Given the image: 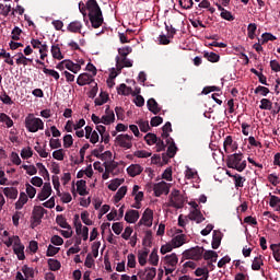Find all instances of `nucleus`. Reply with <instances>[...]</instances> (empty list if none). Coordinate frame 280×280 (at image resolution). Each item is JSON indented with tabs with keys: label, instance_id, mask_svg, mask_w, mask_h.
Masks as SVG:
<instances>
[{
	"label": "nucleus",
	"instance_id": "f257e3e1",
	"mask_svg": "<svg viewBox=\"0 0 280 280\" xmlns=\"http://www.w3.org/2000/svg\"><path fill=\"white\" fill-rule=\"evenodd\" d=\"M226 166L230 170H236V172H244L246 170V160L242 152L228 155Z\"/></svg>",
	"mask_w": 280,
	"mask_h": 280
},
{
	"label": "nucleus",
	"instance_id": "f03ea898",
	"mask_svg": "<svg viewBox=\"0 0 280 280\" xmlns=\"http://www.w3.org/2000/svg\"><path fill=\"white\" fill-rule=\"evenodd\" d=\"M25 128L28 132H38L45 128V122L43 119L34 117V115H28L25 118Z\"/></svg>",
	"mask_w": 280,
	"mask_h": 280
},
{
	"label": "nucleus",
	"instance_id": "7ed1b4c3",
	"mask_svg": "<svg viewBox=\"0 0 280 280\" xmlns=\"http://www.w3.org/2000/svg\"><path fill=\"white\" fill-rule=\"evenodd\" d=\"M45 213H47V210L43 206H35L31 217V228L36 229V226H39L43 223Z\"/></svg>",
	"mask_w": 280,
	"mask_h": 280
},
{
	"label": "nucleus",
	"instance_id": "20e7f679",
	"mask_svg": "<svg viewBox=\"0 0 280 280\" xmlns=\"http://www.w3.org/2000/svg\"><path fill=\"white\" fill-rule=\"evenodd\" d=\"M168 207H174V209H183L185 207V196L180 195V190L174 189L171 192Z\"/></svg>",
	"mask_w": 280,
	"mask_h": 280
},
{
	"label": "nucleus",
	"instance_id": "39448f33",
	"mask_svg": "<svg viewBox=\"0 0 280 280\" xmlns=\"http://www.w3.org/2000/svg\"><path fill=\"white\" fill-rule=\"evenodd\" d=\"M203 253H205V248L196 246L190 249H186L183 253V258L192 259L194 261H200V259H202Z\"/></svg>",
	"mask_w": 280,
	"mask_h": 280
},
{
	"label": "nucleus",
	"instance_id": "423d86ee",
	"mask_svg": "<svg viewBox=\"0 0 280 280\" xmlns=\"http://www.w3.org/2000/svg\"><path fill=\"white\" fill-rule=\"evenodd\" d=\"M14 244H13V252L16 255L20 261L25 259V245L21 244V238L19 236H13Z\"/></svg>",
	"mask_w": 280,
	"mask_h": 280
},
{
	"label": "nucleus",
	"instance_id": "0eeeda50",
	"mask_svg": "<svg viewBox=\"0 0 280 280\" xmlns=\"http://www.w3.org/2000/svg\"><path fill=\"white\" fill-rule=\"evenodd\" d=\"M116 143L120 147V148H125V150H130V148H132V135H118L116 137Z\"/></svg>",
	"mask_w": 280,
	"mask_h": 280
},
{
	"label": "nucleus",
	"instance_id": "6e6552de",
	"mask_svg": "<svg viewBox=\"0 0 280 280\" xmlns=\"http://www.w3.org/2000/svg\"><path fill=\"white\" fill-rule=\"evenodd\" d=\"M153 191H154V196L156 198H161V196H163V194L165 196H167V194H170V186L165 182H160L158 184H154Z\"/></svg>",
	"mask_w": 280,
	"mask_h": 280
},
{
	"label": "nucleus",
	"instance_id": "1a4fd4ad",
	"mask_svg": "<svg viewBox=\"0 0 280 280\" xmlns=\"http://www.w3.org/2000/svg\"><path fill=\"white\" fill-rule=\"evenodd\" d=\"M154 220V211L152 209L147 208L142 214V218L139 221V225L143 224L144 226H152V221Z\"/></svg>",
	"mask_w": 280,
	"mask_h": 280
},
{
	"label": "nucleus",
	"instance_id": "9d476101",
	"mask_svg": "<svg viewBox=\"0 0 280 280\" xmlns=\"http://www.w3.org/2000/svg\"><path fill=\"white\" fill-rule=\"evenodd\" d=\"M77 84L79 86H86V84H95V79L93 78L92 74L83 72V73L79 74V77L77 79Z\"/></svg>",
	"mask_w": 280,
	"mask_h": 280
},
{
	"label": "nucleus",
	"instance_id": "9b49d317",
	"mask_svg": "<svg viewBox=\"0 0 280 280\" xmlns=\"http://www.w3.org/2000/svg\"><path fill=\"white\" fill-rule=\"evenodd\" d=\"M88 16H89L91 25H92V27H94V30L102 27V24L104 23V15H102V12L88 14Z\"/></svg>",
	"mask_w": 280,
	"mask_h": 280
},
{
	"label": "nucleus",
	"instance_id": "f8f14e48",
	"mask_svg": "<svg viewBox=\"0 0 280 280\" xmlns=\"http://www.w3.org/2000/svg\"><path fill=\"white\" fill-rule=\"evenodd\" d=\"M101 119H102V124H104L105 126H110V124L115 122V112L110 109L109 105H107L105 109V115L102 116Z\"/></svg>",
	"mask_w": 280,
	"mask_h": 280
},
{
	"label": "nucleus",
	"instance_id": "ddd939ff",
	"mask_svg": "<svg viewBox=\"0 0 280 280\" xmlns=\"http://www.w3.org/2000/svg\"><path fill=\"white\" fill-rule=\"evenodd\" d=\"M138 277L140 279H149V280H154V278L156 277V268L154 267H148L144 269V271L140 270L138 272Z\"/></svg>",
	"mask_w": 280,
	"mask_h": 280
},
{
	"label": "nucleus",
	"instance_id": "4468645a",
	"mask_svg": "<svg viewBox=\"0 0 280 280\" xmlns=\"http://www.w3.org/2000/svg\"><path fill=\"white\" fill-rule=\"evenodd\" d=\"M51 196V184L50 183H45L42 191L37 195L38 200L44 201L47 200Z\"/></svg>",
	"mask_w": 280,
	"mask_h": 280
},
{
	"label": "nucleus",
	"instance_id": "2eb2a0df",
	"mask_svg": "<svg viewBox=\"0 0 280 280\" xmlns=\"http://www.w3.org/2000/svg\"><path fill=\"white\" fill-rule=\"evenodd\" d=\"M188 219L191 220V222H196L197 224H201V222H205V215H202L200 209L190 211V213L188 214Z\"/></svg>",
	"mask_w": 280,
	"mask_h": 280
},
{
	"label": "nucleus",
	"instance_id": "dca6fc26",
	"mask_svg": "<svg viewBox=\"0 0 280 280\" xmlns=\"http://www.w3.org/2000/svg\"><path fill=\"white\" fill-rule=\"evenodd\" d=\"M86 10L89 14H101L102 12L100 4H97V0H88Z\"/></svg>",
	"mask_w": 280,
	"mask_h": 280
},
{
	"label": "nucleus",
	"instance_id": "f3484780",
	"mask_svg": "<svg viewBox=\"0 0 280 280\" xmlns=\"http://www.w3.org/2000/svg\"><path fill=\"white\" fill-rule=\"evenodd\" d=\"M140 218L139 211L137 210H129L125 214V220L128 222V224H135Z\"/></svg>",
	"mask_w": 280,
	"mask_h": 280
},
{
	"label": "nucleus",
	"instance_id": "a211bd4d",
	"mask_svg": "<svg viewBox=\"0 0 280 280\" xmlns=\"http://www.w3.org/2000/svg\"><path fill=\"white\" fill-rule=\"evenodd\" d=\"M222 244V232L214 230L212 235V248L213 250H218L220 245Z\"/></svg>",
	"mask_w": 280,
	"mask_h": 280
},
{
	"label": "nucleus",
	"instance_id": "6ab92c4d",
	"mask_svg": "<svg viewBox=\"0 0 280 280\" xmlns=\"http://www.w3.org/2000/svg\"><path fill=\"white\" fill-rule=\"evenodd\" d=\"M147 106L150 113H153V115H159V113H161V107L159 106V103L154 98H149L147 102Z\"/></svg>",
	"mask_w": 280,
	"mask_h": 280
},
{
	"label": "nucleus",
	"instance_id": "aec40b11",
	"mask_svg": "<svg viewBox=\"0 0 280 280\" xmlns=\"http://www.w3.org/2000/svg\"><path fill=\"white\" fill-rule=\"evenodd\" d=\"M141 172H143V167L139 164H131L127 168V173L129 174V176H131V178H135V176H139Z\"/></svg>",
	"mask_w": 280,
	"mask_h": 280
},
{
	"label": "nucleus",
	"instance_id": "412c9836",
	"mask_svg": "<svg viewBox=\"0 0 280 280\" xmlns=\"http://www.w3.org/2000/svg\"><path fill=\"white\" fill-rule=\"evenodd\" d=\"M68 32L72 34H81L82 32V22L73 21L67 26Z\"/></svg>",
	"mask_w": 280,
	"mask_h": 280
},
{
	"label": "nucleus",
	"instance_id": "4be33fe9",
	"mask_svg": "<svg viewBox=\"0 0 280 280\" xmlns=\"http://www.w3.org/2000/svg\"><path fill=\"white\" fill-rule=\"evenodd\" d=\"M185 240H187V236L185 234H179L172 238L171 244L173 248H180V246L185 244Z\"/></svg>",
	"mask_w": 280,
	"mask_h": 280
},
{
	"label": "nucleus",
	"instance_id": "5701e85b",
	"mask_svg": "<svg viewBox=\"0 0 280 280\" xmlns=\"http://www.w3.org/2000/svg\"><path fill=\"white\" fill-rule=\"evenodd\" d=\"M3 194L4 196H7V198H10L11 200H16V198L19 197V189H16L15 187H5L3 189Z\"/></svg>",
	"mask_w": 280,
	"mask_h": 280
},
{
	"label": "nucleus",
	"instance_id": "b1692460",
	"mask_svg": "<svg viewBox=\"0 0 280 280\" xmlns=\"http://www.w3.org/2000/svg\"><path fill=\"white\" fill-rule=\"evenodd\" d=\"M77 191L79 196H89V192L86 191V180L81 179L77 182Z\"/></svg>",
	"mask_w": 280,
	"mask_h": 280
},
{
	"label": "nucleus",
	"instance_id": "393cba45",
	"mask_svg": "<svg viewBox=\"0 0 280 280\" xmlns=\"http://www.w3.org/2000/svg\"><path fill=\"white\" fill-rule=\"evenodd\" d=\"M56 222L61 229H67L68 231H71V225L67 222L65 215L58 214L56 217Z\"/></svg>",
	"mask_w": 280,
	"mask_h": 280
},
{
	"label": "nucleus",
	"instance_id": "a878e982",
	"mask_svg": "<svg viewBox=\"0 0 280 280\" xmlns=\"http://www.w3.org/2000/svg\"><path fill=\"white\" fill-rule=\"evenodd\" d=\"M126 194H128V187L127 186L120 187L117 190L116 195L114 196L115 205H117V202H119L126 196Z\"/></svg>",
	"mask_w": 280,
	"mask_h": 280
},
{
	"label": "nucleus",
	"instance_id": "bb28decb",
	"mask_svg": "<svg viewBox=\"0 0 280 280\" xmlns=\"http://www.w3.org/2000/svg\"><path fill=\"white\" fill-rule=\"evenodd\" d=\"M66 69H68V71H71L72 73H78L82 69V66H80L79 63H74L71 60H66Z\"/></svg>",
	"mask_w": 280,
	"mask_h": 280
},
{
	"label": "nucleus",
	"instance_id": "cd10ccee",
	"mask_svg": "<svg viewBox=\"0 0 280 280\" xmlns=\"http://www.w3.org/2000/svg\"><path fill=\"white\" fill-rule=\"evenodd\" d=\"M150 254V249L144 248L143 252L138 253V261L140 266H145L148 264V255Z\"/></svg>",
	"mask_w": 280,
	"mask_h": 280
},
{
	"label": "nucleus",
	"instance_id": "c85d7f7f",
	"mask_svg": "<svg viewBox=\"0 0 280 280\" xmlns=\"http://www.w3.org/2000/svg\"><path fill=\"white\" fill-rule=\"evenodd\" d=\"M108 102V93L106 92H101L100 96L95 98L94 104L95 106H104Z\"/></svg>",
	"mask_w": 280,
	"mask_h": 280
},
{
	"label": "nucleus",
	"instance_id": "c756f323",
	"mask_svg": "<svg viewBox=\"0 0 280 280\" xmlns=\"http://www.w3.org/2000/svg\"><path fill=\"white\" fill-rule=\"evenodd\" d=\"M48 267H49V270H51L52 272H56L60 268H62V265L60 264V261L58 259L49 258Z\"/></svg>",
	"mask_w": 280,
	"mask_h": 280
},
{
	"label": "nucleus",
	"instance_id": "7c9ffc66",
	"mask_svg": "<svg viewBox=\"0 0 280 280\" xmlns=\"http://www.w3.org/2000/svg\"><path fill=\"white\" fill-rule=\"evenodd\" d=\"M164 260L168 266H172V268H174L178 264V256H176V254L173 253L171 255H166L164 257Z\"/></svg>",
	"mask_w": 280,
	"mask_h": 280
},
{
	"label": "nucleus",
	"instance_id": "2f4dec72",
	"mask_svg": "<svg viewBox=\"0 0 280 280\" xmlns=\"http://www.w3.org/2000/svg\"><path fill=\"white\" fill-rule=\"evenodd\" d=\"M233 180H234L235 189H240L244 187V183H246V177H242V175L235 174L233 176Z\"/></svg>",
	"mask_w": 280,
	"mask_h": 280
},
{
	"label": "nucleus",
	"instance_id": "473e14b6",
	"mask_svg": "<svg viewBox=\"0 0 280 280\" xmlns=\"http://www.w3.org/2000/svg\"><path fill=\"white\" fill-rule=\"evenodd\" d=\"M25 205H27V195L25 192H21L19 200L15 202V209L21 210Z\"/></svg>",
	"mask_w": 280,
	"mask_h": 280
},
{
	"label": "nucleus",
	"instance_id": "72a5a7b5",
	"mask_svg": "<svg viewBox=\"0 0 280 280\" xmlns=\"http://www.w3.org/2000/svg\"><path fill=\"white\" fill-rule=\"evenodd\" d=\"M203 259L206 261H218V252L215 250H206L203 253Z\"/></svg>",
	"mask_w": 280,
	"mask_h": 280
},
{
	"label": "nucleus",
	"instance_id": "f704fd0d",
	"mask_svg": "<svg viewBox=\"0 0 280 280\" xmlns=\"http://www.w3.org/2000/svg\"><path fill=\"white\" fill-rule=\"evenodd\" d=\"M50 51L52 58H55L56 60H62V58H65V56H62V51H60V46L58 45H52Z\"/></svg>",
	"mask_w": 280,
	"mask_h": 280
},
{
	"label": "nucleus",
	"instance_id": "c9c22d12",
	"mask_svg": "<svg viewBox=\"0 0 280 280\" xmlns=\"http://www.w3.org/2000/svg\"><path fill=\"white\" fill-rule=\"evenodd\" d=\"M22 272L26 279H28V280L34 279V268H32L27 265H24L22 267Z\"/></svg>",
	"mask_w": 280,
	"mask_h": 280
},
{
	"label": "nucleus",
	"instance_id": "e433bc0d",
	"mask_svg": "<svg viewBox=\"0 0 280 280\" xmlns=\"http://www.w3.org/2000/svg\"><path fill=\"white\" fill-rule=\"evenodd\" d=\"M149 262L151 266H159V250L156 248L151 252Z\"/></svg>",
	"mask_w": 280,
	"mask_h": 280
},
{
	"label": "nucleus",
	"instance_id": "4c0bfd02",
	"mask_svg": "<svg viewBox=\"0 0 280 280\" xmlns=\"http://www.w3.org/2000/svg\"><path fill=\"white\" fill-rule=\"evenodd\" d=\"M0 121L5 124L7 128H12L14 126V120H12L5 113L0 114Z\"/></svg>",
	"mask_w": 280,
	"mask_h": 280
},
{
	"label": "nucleus",
	"instance_id": "58836bf2",
	"mask_svg": "<svg viewBox=\"0 0 280 280\" xmlns=\"http://www.w3.org/2000/svg\"><path fill=\"white\" fill-rule=\"evenodd\" d=\"M36 167L39 170V174L43 176L44 180H49V171H47V167L40 162L36 164Z\"/></svg>",
	"mask_w": 280,
	"mask_h": 280
},
{
	"label": "nucleus",
	"instance_id": "ea45409f",
	"mask_svg": "<svg viewBox=\"0 0 280 280\" xmlns=\"http://www.w3.org/2000/svg\"><path fill=\"white\" fill-rule=\"evenodd\" d=\"M259 108L260 110H272V101L268 98H261Z\"/></svg>",
	"mask_w": 280,
	"mask_h": 280
},
{
	"label": "nucleus",
	"instance_id": "a19ab883",
	"mask_svg": "<svg viewBox=\"0 0 280 280\" xmlns=\"http://www.w3.org/2000/svg\"><path fill=\"white\" fill-rule=\"evenodd\" d=\"M178 148L176 147V143L174 142V140H172V142L168 144L167 148V156L170 159H174V156H176V152H177Z\"/></svg>",
	"mask_w": 280,
	"mask_h": 280
},
{
	"label": "nucleus",
	"instance_id": "79ce46f5",
	"mask_svg": "<svg viewBox=\"0 0 280 280\" xmlns=\"http://www.w3.org/2000/svg\"><path fill=\"white\" fill-rule=\"evenodd\" d=\"M270 249L272 250V255L276 261L280 262V243L271 244Z\"/></svg>",
	"mask_w": 280,
	"mask_h": 280
},
{
	"label": "nucleus",
	"instance_id": "37998d69",
	"mask_svg": "<svg viewBox=\"0 0 280 280\" xmlns=\"http://www.w3.org/2000/svg\"><path fill=\"white\" fill-rule=\"evenodd\" d=\"M122 183H124V179L115 178L108 185V189L110 191H117V189H119Z\"/></svg>",
	"mask_w": 280,
	"mask_h": 280
},
{
	"label": "nucleus",
	"instance_id": "c03bdc74",
	"mask_svg": "<svg viewBox=\"0 0 280 280\" xmlns=\"http://www.w3.org/2000/svg\"><path fill=\"white\" fill-rule=\"evenodd\" d=\"M119 166V163L115 162V161H110V162H104V167L107 172H109L110 174H113L117 167Z\"/></svg>",
	"mask_w": 280,
	"mask_h": 280
},
{
	"label": "nucleus",
	"instance_id": "a18cd8bd",
	"mask_svg": "<svg viewBox=\"0 0 280 280\" xmlns=\"http://www.w3.org/2000/svg\"><path fill=\"white\" fill-rule=\"evenodd\" d=\"M261 266H264L261 256L255 257L252 264V270H261Z\"/></svg>",
	"mask_w": 280,
	"mask_h": 280
},
{
	"label": "nucleus",
	"instance_id": "49530a36",
	"mask_svg": "<svg viewBox=\"0 0 280 280\" xmlns=\"http://www.w3.org/2000/svg\"><path fill=\"white\" fill-rule=\"evenodd\" d=\"M255 32H257V24L250 23L247 26V36L250 40H255Z\"/></svg>",
	"mask_w": 280,
	"mask_h": 280
},
{
	"label": "nucleus",
	"instance_id": "de8ad7c7",
	"mask_svg": "<svg viewBox=\"0 0 280 280\" xmlns=\"http://www.w3.org/2000/svg\"><path fill=\"white\" fill-rule=\"evenodd\" d=\"M203 57L207 58L209 62H220V55L215 52H205Z\"/></svg>",
	"mask_w": 280,
	"mask_h": 280
},
{
	"label": "nucleus",
	"instance_id": "09e8293b",
	"mask_svg": "<svg viewBox=\"0 0 280 280\" xmlns=\"http://www.w3.org/2000/svg\"><path fill=\"white\" fill-rule=\"evenodd\" d=\"M144 141L148 143V145H154L159 141V138L154 133H147L144 136Z\"/></svg>",
	"mask_w": 280,
	"mask_h": 280
},
{
	"label": "nucleus",
	"instance_id": "8fccbe9b",
	"mask_svg": "<svg viewBox=\"0 0 280 280\" xmlns=\"http://www.w3.org/2000/svg\"><path fill=\"white\" fill-rule=\"evenodd\" d=\"M90 215L91 214L86 210L81 213V220L86 226H93V221L90 220Z\"/></svg>",
	"mask_w": 280,
	"mask_h": 280
},
{
	"label": "nucleus",
	"instance_id": "3c124183",
	"mask_svg": "<svg viewBox=\"0 0 280 280\" xmlns=\"http://www.w3.org/2000/svg\"><path fill=\"white\" fill-rule=\"evenodd\" d=\"M59 253H60V247L48 245L46 257H55V255H58Z\"/></svg>",
	"mask_w": 280,
	"mask_h": 280
},
{
	"label": "nucleus",
	"instance_id": "603ef678",
	"mask_svg": "<svg viewBox=\"0 0 280 280\" xmlns=\"http://www.w3.org/2000/svg\"><path fill=\"white\" fill-rule=\"evenodd\" d=\"M119 58H128L129 54H132V47L127 46L122 48H118Z\"/></svg>",
	"mask_w": 280,
	"mask_h": 280
},
{
	"label": "nucleus",
	"instance_id": "864d4df0",
	"mask_svg": "<svg viewBox=\"0 0 280 280\" xmlns=\"http://www.w3.org/2000/svg\"><path fill=\"white\" fill-rule=\"evenodd\" d=\"M119 95H130L132 93V88H128L125 83H121L118 88Z\"/></svg>",
	"mask_w": 280,
	"mask_h": 280
},
{
	"label": "nucleus",
	"instance_id": "5fc2aeb1",
	"mask_svg": "<svg viewBox=\"0 0 280 280\" xmlns=\"http://www.w3.org/2000/svg\"><path fill=\"white\" fill-rule=\"evenodd\" d=\"M22 167H23V170L26 171V174H28V176H34V175L38 174V170L34 165L24 164V165H22Z\"/></svg>",
	"mask_w": 280,
	"mask_h": 280
},
{
	"label": "nucleus",
	"instance_id": "6e6d98bb",
	"mask_svg": "<svg viewBox=\"0 0 280 280\" xmlns=\"http://www.w3.org/2000/svg\"><path fill=\"white\" fill-rule=\"evenodd\" d=\"M11 34L12 40H21V34H23V30H21L19 26H14Z\"/></svg>",
	"mask_w": 280,
	"mask_h": 280
},
{
	"label": "nucleus",
	"instance_id": "4d7b16f0",
	"mask_svg": "<svg viewBox=\"0 0 280 280\" xmlns=\"http://www.w3.org/2000/svg\"><path fill=\"white\" fill-rule=\"evenodd\" d=\"M233 137L231 136H226L224 142H223V148H224V152H226V154H230L231 150H229V148H231V145L233 144Z\"/></svg>",
	"mask_w": 280,
	"mask_h": 280
},
{
	"label": "nucleus",
	"instance_id": "13d9d810",
	"mask_svg": "<svg viewBox=\"0 0 280 280\" xmlns=\"http://www.w3.org/2000/svg\"><path fill=\"white\" fill-rule=\"evenodd\" d=\"M21 156L22 159H32V156H34V151H32V148H24L21 151Z\"/></svg>",
	"mask_w": 280,
	"mask_h": 280
},
{
	"label": "nucleus",
	"instance_id": "bf43d9fd",
	"mask_svg": "<svg viewBox=\"0 0 280 280\" xmlns=\"http://www.w3.org/2000/svg\"><path fill=\"white\" fill-rule=\"evenodd\" d=\"M254 93L257 95L258 93H260V95H262V97H266L268 95V93H270V90L266 86L262 85H258Z\"/></svg>",
	"mask_w": 280,
	"mask_h": 280
},
{
	"label": "nucleus",
	"instance_id": "052dcab7",
	"mask_svg": "<svg viewBox=\"0 0 280 280\" xmlns=\"http://www.w3.org/2000/svg\"><path fill=\"white\" fill-rule=\"evenodd\" d=\"M143 246H152V232L148 230L142 241Z\"/></svg>",
	"mask_w": 280,
	"mask_h": 280
},
{
	"label": "nucleus",
	"instance_id": "680f3d73",
	"mask_svg": "<svg viewBox=\"0 0 280 280\" xmlns=\"http://www.w3.org/2000/svg\"><path fill=\"white\" fill-rule=\"evenodd\" d=\"M52 158L56 159V161H65V150L59 149L52 152Z\"/></svg>",
	"mask_w": 280,
	"mask_h": 280
},
{
	"label": "nucleus",
	"instance_id": "e2e57ef3",
	"mask_svg": "<svg viewBox=\"0 0 280 280\" xmlns=\"http://www.w3.org/2000/svg\"><path fill=\"white\" fill-rule=\"evenodd\" d=\"M43 71L46 75H51L55 80H60V73H58V71L47 68H44Z\"/></svg>",
	"mask_w": 280,
	"mask_h": 280
},
{
	"label": "nucleus",
	"instance_id": "0e129e2a",
	"mask_svg": "<svg viewBox=\"0 0 280 280\" xmlns=\"http://www.w3.org/2000/svg\"><path fill=\"white\" fill-rule=\"evenodd\" d=\"M196 277H207L209 279V269L208 268H197L195 270Z\"/></svg>",
	"mask_w": 280,
	"mask_h": 280
},
{
	"label": "nucleus",
	"instance_id": "69168bd1",
	"mask_svg": "<svg viewBox=\"0 0 280 280\" xmlns=\"http://www.w3.org/2000/svg\"><path fill=\"white\" fill-rule=\"evenodd\" d=\"M138 126L141 132H148L150 130V122L148 120H139Z\"/></svg>",
	"mask_w": 280,
	"mask_h": 280
},
{
	"label": "nucleus",
	"instance_id": "338daca9",
	"mask_svg": "<svg viewBox=\"0 0 280 280\" xmlns=\"http://www.w3.org/2000/svg\"><path fill=\"white\" fill-rule=\"evenodd\" d=\"M73 145V136L66 135L63 137V148H71Z\"/></svg>",
	"mask_w": 280,
	"mask_h": 280
},
{
	"label": "nucleus",
	"instance_id": "774afa93",
	"mask_svg": "<svg viewBox=\"0 0 280 280\" xmlns=\"http://www.w3.org/2000/svg\"><path fill=\"white\" fill-rule=\"evenodd\" d=\"M269 206L272 207V209H275V207H277L280 203V198L272 194H269Z\"/></svg>",
	"mask_w": 280,
	"mask_h": 280
}]
</instances>
